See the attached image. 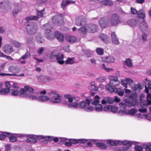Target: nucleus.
Wrapping results in <instances>:
<instances>
[{"mask_svg": "<svg viewBox=\"0 0 151 151\" xmlns=\"http://www.w3.org/2000/svg\"><path fill=\"white\" fill-rule=\"evenodd\" d=\"M111 42L113 44L115 45H118L119 44L118 39L117 37L115 32H111Z\"/></svg>", "mask_w": 151, "mask_h": 151, "instance_id": "obj_18", "label": "nucleus"}, {"mask_svg": "<svg viewBox=\"0 0 151 151\" xmlns=\"http://www.w3.org/2000/svg\"><path fill=\"white\" fill-rule=\"evenodd\" d=\"M4 52L8 55H10L14 51V49L12 46L9 44H6L3 47Z\"/></svg>", "mask_w": 151, "mask_h": 151, "instance_id": "obj_14", "label": "nucleus"}, {"mask_svg": "<svg viewBox=\"0 0 151 151\" xmlns=\"http://www.w3.org/2000/svg\"><path fill=\"white\" fill-rule=\"evenodd\" d=\"M104 109L103 108L102 105L101 104H97L95 105V110L96 112L101 111Z\"/></svg>", "mask_w": 151, "mask_h": 151, "instance_id": "obj_40", "label": "nucleus"}, {"mask_svg": "<svg viewBox=\"0 0 151 151\" xmlns=\"http://www.w3.org/2000/svg\"><path fill=\"white\" fill-rule=\"evenodd\" d=\"M9 71L13 73H17L19 71V70L17 66H10L9 67Z\"/></svg>", "mask_w": 151, "mask_h": 151, "instance_id": "obj_30", "label": "nucleus"}, {"mask_svg": "<svg viewBox=\"0 0 151 151\" xmlns=\"http://www.w3.org/2000/svg\"><path fill=\"white\" fill-rule=\"evenodd\" d=\"M47 93L49 97L46 96H40L38 97H37V99L35 100L43 102L50 100L52 102L55 104L59 103L61 102L62 96L56 91L48 90H47Z\"/></svg>", "mask_w": 151, "mask_h": 151, "instance_id": "obj_1", "label": "nucleus"}, {"mask_svg": "<svg viewBox=\"0 0 151 151\" xmlns=\"http://www.w3.org/2000/svg\"><path fill=\"white\" fill-rule=\"evenodd\" d=\"M10 44L16 47H19L21 45V43L15 40H12L10 42Z\"/></svg>", "mask_w": 151, "mask_h": 151, "instance_id": "obj_32", "label": "nucleus"}, {"mask_svg": "<svg viewBox=\"0 0 151 151\" xmlns=\"http://www.w3.org/2000/svg\"><path fill=\"white\" fill-rule=\"evenodd\" d=\"M131 13L132 14H136L138 13V11L135 9L131 7Z\"/></svg>", "mask_w": 151, "mask_h": 151, "instance_id": "obj_64", "label": "nucleus"}, {"mask_svg": "<svg viewBox=\"0 0 151 151\" xmlns=\"http://www.w3.org/2000/svg\"><path fill=\"white\" fill-rule=\"evenodd\" d=\"M34 89L28 86H25L24 88H21L19 91V96L20 97H28L31 100H35L37 99V96L32 95Z\"/></svg>", "mask_w": 151, "mask_h": 151, "instance_id": "obj_3", "label": "nucleus"}, {"mask_svg": "<svg viewBox=\"0 0 151 151\" xmlns=\"http://www.w3.org/2000/svg\"><path fill=\"white\" fill-rule=\"evenodd\" d=\"M10 89L9 88H5L1 89V94L5 95L10 92Z\"/></svg>", "mask_w": 151, "mask_h": 151, "instance_id": "obj_46", "label": "nucleus"}, {"mask_svg": "<svg viewBox=\"0 0 151 151\" xmlns=\"http://www.w3.org/2000/svg\"><path fill=\"white\" fill-rule=\"evenodd\" d=\"M137 112V110L134 108H132L128 111L126 110H120L118 113H121L122 114H125L127 115H129L132 116L135 114Z\"/></svg>", "mask_w": 151, "mask_h": 151, "instance_id": "obj_13", "label": "nucleus"}, {"mask_svg": "<svg viewBox=\"0 0 151 151\" xmlns=\"http://www.w3.org/2000/svg\"><path fill=\"white\" fill-rule=\"evenodd\" d=\"M9 92L13 96H17L19 94V91L17 90L12 89H10Z\"/></svg>", "mask_w": 151, "mask_h": 151, "instance_id": "obj_49", "label": "nucleus"}, {"mask_svg": "<svg viewBox=\"0 0 151 151\" xmlns=\"http://www.w3.org/2000/svg\"><path fill=\"white\" fill-rule=\"evenodd\" d=\"M99 23L100 27L102 28H105L109 24V20L107 18H101L99 20Z\"/></svg>", "mask_w": 151, "mask_h": 151, "instance_id": "obj_10", "label": "nucleus"}, {"mask_svg": "<svg viewBox=\"0 0 151 151\" xmlns=\"http://www.w3.org/2000/svg\"><path fill=\"white\" fill-rule=\"evenodd\" d=\"M107 143L109 144L114 146L116 145H120L122 144L121 141L118 140L114 141L111 139L107 140Z\"/></svg>", "mask_w": 151, "mask_h": 151, "instance_id": "obj_25", "label": "nucleus"}, {"mask_svg": "<svg viewBox=\"0 0 151 151\" xmlns=\"http://www.w3.org/2000/svg\"><path fill=\"white\" fill-rule=\"evenodd\" d=\"M99 99L100 97L98 95L95 96L94 98V100L91 103L92 104L96 105L98 104L100 102Z\"/></svg>", "mask_w": 151, "mask_h": 151, "instance_id": "obj_38", "label": "nucleus"}, {"mask_svg": "<svg viewBox=\"0 0 151 151\" xmlns=\"http://www.w3.org/2000/svg\"><path fill=\"white\" fill-rule=\"evenodd\" d=\"M141 39L143 42H145L147 40V35L145 33H143L141 37Z\"/></svg>", "mask_w": 151, "mask_h": 151, "instance_id": "obj_59", "label": "nucleus"}, {"mask_svg": "<svg viewBox=\"0 0 151 151\" xmlns=\"http://www.w3.org/2000/svg\"><path fill=\"white\" fill-rule=\"evenodd\" d=\"M121 142H122V144L123 145L126 146H127L129 147H131L132 144V142L130 141L124 140Z\"/></svg>", "mask_w": 151, "mask_h": 151, "instance_id": "obj_45", "label": "nucleus"}, {"mask_svg": "<svg viewBox=\"0 0 151 151\" xmlns=\"http://www.w3.org/2000/svg\"><path fill=\"white\" fill-rule=\"evenodd\" d=\"M101 61L109 63H113L114 61V57L111 56L102 57L101 58Z\"/></svg>", "mask_w": 151, "mask_h": 151, "instance_id": "obj_17", "label": "nucleus"}, {"mask_svg": "<svg viewBox=\"0 0 151 151\" xmlns=\"http://www.w3.org/2000/svg\"><path fill=\"white\" fill-rule=\"evenodd\" d=\"M34 41V38L32 37H29L27 38V42L28 44L32 43Z\"/></svg>", "mask_w": 151, "mask_h": 151, "instance_id": "obj_57", "label": "nucleus"}, {"mask_svg": "<svg viewBox=\"0 0 151 151\" xmlns=\"http://www.w3.org/2000/svg\"><path fill=\"white\" fill-rule=\"evenodd\" d=\"M148 105H149L148 103V101L145 100H141L140 103V105L142 108H144L146 107Z\"/></svg>", "mask_w": 151, "mask_h": 151, "instance_id": "obj_35", "label": "nucleus"}, {"mask_svg": "<svg viewBox=\"0 0 151 151\" xmlns=\"http://www.w3.org/2000/svg\"><path fill=\"white\" fill-rule=\"evenodd\" d=\"M60 53L58 50H54L51 53L50 58H56L60 54Z\"/></svg>", "mask_w": 151, "mask_h": 151, "instance_id": "obj_34", "label": "nucleus"}, {"mask_svg": "<svg viewBox=\"0 0 151 151\" xmlns=\"http://www.w3.org/2000/svg\"><path fill=\"white\" fill-rule=\"evenodd\" d=\"M99 37L101 40L103 41L106 42L108 41V38L106 36L103 34H101L100 35Z\"/></svg>", "mask_w": 151, "mask_h": 151, "instance_id": "obj_44", "label": "nucleus"}, {"mask_svg": "<svg viewBox=\"0 0 151 151\" xmlns=\"http://www.w3.org/2000/svg\"><path fill=\"white\" fill-rule=\"evenodd\" d=\"M104 110L107 112H111L114 113L117 112L118 111V108L114 105H106L104 108Z\"/></svg>", "mask_w": 151, "mask_h": 151, "instance_id": "obj_11", "label": "nucleus"}, {"mask_svg": "<svg viewBox=\"0 0 151 151\" xmlns=\"http://www.w3.org/2000/svg\"><path fill=\"white\" fill-rule=\"evenodd\" d=\"M56 58V60L60 64H63L64 63L65 61L63 60L64 58L63 55L61 54L59 56L58 55Z\"/></svg>", "mask_w": 151, "mask_h": 151, "instance_id": "obj_31", "label": "nucleus"}, {"mask_svg": "<svg viewBox=\"0 0 151 151\" xmlns=\"http://www.w3.org/2000/svg\"><path fill=\"white\" fill-rule=\"evenodd\" d=\"M137 14L138 17L139 18L143 19L145 16V13L142 9L139 10Z\"/></svg>", "mask_w": 151, "mask_h": 151, "instance_id": "obj_33", "label": "nucleus"}, {"mask_svg": "<svg viewBox=\"0 0 151 151\" xmlns=\"http://www.w3.org/2000/svg\"><path fill=\"white\" fill-rule=\"evenodd\" d=\"M131 102L132 103V104L133 106H137L138 104L139 103L138 101L136 99H133Z\"/></svg>", "mask_w": 151, "mask_h": 151, "instance_id": "obj_51", "label": "nucleus"}, {"mask_svg": "<svg viewBox=\"0 0 151 151\" xmlns=\"http://www.w3.org/2000/svg\"><path fill=\"white\" fill-rule=\"evenodd\" d=\"M2 134H0V140H2L4 139L7 136H8L10 134L9 132H3Z\"/></svg>", "mask_w": 151, "mask_h": 151, "instance_id": "obj_48", "label": "nucleus"}, {"mask_svg": "<svg viewBox=\"0 0 151 151\" xmlns=\"http://www.w3.org/2000/svg\"><path fill=\"white\" fill-rule=\"evenodd\" d=\"M125 64L128 67L130 68L132 66V63L131 60L130 58L127 59L124 61Z\"/></svg>", "mask_w": 151, "mask_h": 151, "instance_id": "obj_41", "label": "nucleus"}, {"mask_svg": "<svg viewBox=\"0 0 151 151\" xmlns=\"http://www.w3.org/2000/svg\"><path fill=\"white\" fill-rule=\"evenodd\" d=\"M9 139L10 141L12 142H16L17 141V138L12 135L9 137Z\"/></svg>", "mask_w": 151, "mask_h": 151, "instance_id": "obj_54", "label": "nucleus"}, {"mask_svg": "<svg viewBox=\"0 0 151 151\" xmlns=\"http://www.w3.org/2000/svg\"><path fill=\"white\" fill-rule=\"evenodd\" d=\"M109 79L110 80L109 83L106 85L105 88L109 91L112 93L114 88L119 85V82L116 76H110L109 77Z\"/></svg>", "mask_w": 151, "mask_h": 151, "instance_id": "obj_4", "label": "nucleus"}, {"mask_svg": "<svg viewBox=\"0 0 151 151\" xmlns=\"http://www.w3.org/2000/svg\"><path fill=\"white\" fill-rule=\"evenodd\" d=\"M52 19L53 22L55 24L61 25L63 23V17L59 15L54 16Z\"/></svg>", "mask_w": 151, "mask_h": 151, "instance_id": "obj_12", "label": "nucleus"}, {"mask_svg": "<svg viewBox=\"0 0 151 151\" xmlns=\"http://www.w3.org/2000/svg\"><path fill=\"white\" fill-rule=\"evenodd\" d=\"M121 22L119 16L114 14H113L109 21L110 26H115Z\"/></svg>", "mask_w": 151, "mask_h": 151, "instance_id": "obj_8", "label": "nucleus"}, {"mask_svg": "<svg viewBox=\"0 0 151 151\" xmlns=\"http://www.w3.org/2000/svg\"><path fill=\"white\" fill-rule=\"evenodd\" d=\"M106 99L107 100V103L109 104H112L114 102V99L110 97H106Z\"/></svg>", "mask_w": 151, "mask_h": 151, "instance_id": "obj_56", "label": "nucleus"}, {"mask_svg": "<svg viewBox=\"0 0 151 151\" xmlns=\"http://www.w3.org/2000/svg\"><path fill=\"white\" fill-rule=\"evenodd\" d=\"M3 5H4V6H5L6 9H7L8 10H10L12 8L11 6L9 5L6 2H1L0 4V7H2Z\"/></svg>", "mask_w": 151, "mask_h": 151, "instance_id": "obj_37", "label": "nucleus"}, {"mask_svg": "<svg viewBox=\"0 0 151 151\" xmlns=\"http://www.w3.org/2000/svg\"><path fill=\"white\" fill-rule=\"evenodd\" d=\"M14 6L15 8L13 9L12 14L14 16H15L17 14L21 12V9L19 6V4L18 3H15L14 4Z\"/></svg>", "mask_w": 151, "mask_h": 151, "instance_id": "obj_19", "label": "nucleus"}, {"mask_svg": "<svg viewBox=\"0 0 151 151\" xmlns=\"http://www.w3.org/2000/svg\"><path fill=\"white\" fill-rule=\"evenodd\" d=\"M101 68L107 72H109L113 70V68H109L106 67L104 63L102 64L101 65Z\"/></svg>", "mask_w": 151, "mask_h": 151, "instance_id": "obj_50", "label": "nucleus"}, {"mask_svg": "<svg viewBox=\"0 0 151 151\" xmlns=\"http://www.w3.org/2000/svg\"><path fill=\"white\" fill-rule=\"evenodd\" d=\"M87 29L86 26V27L82 26L78 29L79 32L83 37H85L87 35Z\"/></svg>", "mask_w": 151, "mask_h": 151, "instance_id": "obj_20", "label": "nucleus"}, {"mask_svg": "<svg viewBox=\"0 0 151 151\" xmlns=\"http://www.w3.org/2000/svg\"><path fill=\"white\" fill-rule=\"evenodd\" d=\"M65 98L68 99V101L70 102L67 104V103H64L63 104L67 105L68 108H72L75 109H76L78 107V103L77 102H72L74 101L75 99L73 98L72 95L70 94H67L64 95Z\"/></svg>", "mask_w": 151, "mask_h": 151, "instance_id": "obj_7", "label": "nucleus"}, {"mask_svg": "<svg viewBox=\"0 0 151 151\" xmlns=\"http://www.w3.org/2000/svg\"><path fill=\"white\" fill-rule=\"evenodd\" d=\"M101 4L102 5H112L113 4V2L109 0H105L101 1Z\"/></svg>", "mask_w": 151, "mask_h": 151, "instance_id": "obj_39", "label": "nucleus"}, {"mask_svg": "<svg viewBox=\"0 0 151 151\" xmlns=\"http://www.w3.org/2000/svg\"><path fill=\"white\" fill-rule=\"evenodd\" d=\"M139 28L142 32H145L147 30L148 27L147 24L143 20L140 24Z\"/></svg>", "mask_w": 151, "mask_h": 151, "instance_id": "obj_24", "label": "nucleus"}, {"mask_svg": "<svg viewBox=\"0 0 151 151\" xmlns=\"http://www.w3.org/2000/svg\"><path fill=\"white\" fill-rule=\"evenodd\" d=\"M139 22V20L137 19H132L128 21L127 24L131 27H134L137 26Z\"/></svg>", "mask_w": 151, "mask_h": 151, "instance_id": "obj_22", "label": "nucleus"}, {"mask_svg": "<svg viewBox=\"0 0 151 151\" xmlns=\"http://www.w3.org/2000/svg\"><path fill=\"white\" fill-rule=\"evenodd\" d=\"M26 29L27 34L29 35H32L36 33L38 30V27L36 24L30 23L27 25Z\"/></svg>", "mask_w": 151, "mask_h": 151, "instance_id": "obj_6", "label": "nucleus"}, {"mask_svg": "<svg viewBox=\"0 0 151 151\" xmlns=\"http://www.w3.org/2000/svg\"><path fill=\"white\" fill-rule=\"evenodd\" d=\"M96 52L99 55H102L104 53V50L101 48H97L96 50Z\"/></svg>", "mask_w": 151, "mask_h": 151, "instance_id": "obj_55", "label": "nucleus"}, {"mask_svg": "<svg viewBox=\"0 0 151 151\" xmlns=\"http://www.w3.org/2000/svg\"><path fill=\"white\" fill-rule=\"evenodd\" d=\"M87 32L91 33H95L97 31V26L93 24H89L86 25Z\"/></svg>", "mask_w": 151, "mask_h": 151, "instance_id": "obj_16", "label": "nucleus"}, {"mask_svg": "<svg viewBox=\"0 0 151 151\" xmlns=\"http://www.w3.org/2000/svg\"><path fill=\"white\" fill-rule=\"evenodd\" d=\"M114 91H112V92H114L121 96H122L124 95V91L120 88H114Z\"/></svg>", "mask_w": 151, "mask_h": 151, "instance_id": "obj_28", "label": "nucleus"}, {"mask_svg": "<svg viewBox=\"0 0 151 151\" xmlns=\"http://www.w3.org/2000/svg\"><path fill=\"white\" fill-rule=\"evenodd\" d=\"M84 53L88 57H90L92 55V52L88 50H85Z\"/></svg>", "mask_w": 151, "mask_h": 151, "instance_id": "obj_52", "label": "nucleus"}, {"mask_svg": "<svg viewBox=\"0 0 151 151\" xmlns=\"http://www.w3.org/2000/svg\"><path fill=\"white\" fill-rule=\"evenodd\" d=\"M69 141L71 143L76 144L78 143V139H69Z\"/></svg>", "mask_w": 151, "mask_h": 151, "instance_id": "obj_63", "label": "nucleus"}, {"mask_svg": "<svg viewBox=\"0 0 151 151\" xmlns=\"http://www.w3.org/2000/svg\"><path fill=\"white\" fill-rule=\"evenodd\" d=\"M98 88V87L96 86L95 83L94 81L91 82L88 86V88L90 90H97Z\"/></svg>", "mask_w": 151, "mask_h": 151, "instance_id": "obj_29", "label": "nucleus"}, {"mask_svg": "<svg viewBox=\"0 0 151 151\" xmlns=\"http://www.w3.org/2000/svg\"><path fill=\"white\" fill-rule=\"evenodd\" d=\"M75 60V58L73 57L72 58H68L67 60L65 61V64H72L74 63Z\"/></svg>", "mask_w": 151, "mask_h": 151, "instance_id": "obj_43", "label": "nucleus"}, {"mask_svg": "<svg viewBox=\"0 0 151 151\" xmlns=\"http://www.w3.org/2000/svg\"><path fill=\"white\" fill-rule=\"evenodd\" d=\"M97 81L100 82H103L106 80V78L105 77H101L96 79Z\"/></svg>", "mask_w": 151, "mask_h": 151, "instance_id": "obj_61", "label": "nucleus"}, {"mask_svg": "<svg viewBox=\"0 0 151 151\" xmlns=\"http://www.w3.org/2000/svg\"><path fill=\"white\" fill-rule=\"evenodd\" d=\"M45 76L42 75H38L37 76V80L40 82H44Z\"/></svg>", "mask_w": 151, "mask_h": 151, "instance_id": "obj_53", "label": "nucleus"}, {"mask_svg": "<svg viewBox=\"0 0 151 151\" xmlns=\"http://www.w3.org/2000/svg\"><path fill=\"white\" fill-rule=\"evenodd\" d=\"M75 3V1L71 0H63L61 4V6L64 9L65 7L68 5L71 4H74Z\"/></svg>", "mask_w": 151, "mask_h": 151, "instance_id": "obj_21", "label": "nucleus"}, {"mask_svg": "<svg viewBox=\"0 0 151 151\" xmlns=\"http://www.w3.org/2000/svg\"><path fill=\"white\" fill-rule=\"evenodd\" d=\"M143 86L140 85L138 83L137 84L134 85L133 87V89L135 91H139L140 90L142 89Z\"/></svg>", "mask_w": 151, "mask_h": 151, "instance_id": "obj_36", "label": "nucleus"}, {"mask_svg": "<svg viewBox=\"0 0 151 151\" xmlns=\"http://www.w3.org/2000/svg\"><path fill=\"white\" fill-rule=\"evenodd\" d=\"M36 135H30L29 137L27 139L26 141L27 142L30 143H36L37 142V139H36Z\"/></svg>", "mask_w": 151, "mask_h": 151, "instance_id": "obj_23", "label": "nucleus"}, {"mask_svg": "<svg viewBox=\"0 0 151 151\" xmlns=\"http://www.w3.org/2000/svg\"><path fill=\"white\" fill-rule=\"evenodd\" d=\"M90 101L88 99H87L86 101H83L81 102L79 104V108L83 109L87 112L92 111L94 108L90 105Z\"/></svg>", "mask_w": 151, "mask_h": 151, "instance_id": "obj_5", "label": "nucleus"}, {"mask_svg": "<svg viewBox=\"0 0 151 151\" xmlns=\"http://www.w3.org/2000/svg\"><path fill=\"white\" fill-rule=\"evenodd\" d=\"M96 145L97 146L101 149H106V146L103 143L97 142Z\"/></svg>", "mask_w": 151, "mask_h": 151, "instance_id": "obj_47", "label": "nucleus"}, {"mask_svg": "<svg viewBox=\"0 0 151 151\" xmlns=\"http://www.w3.org/2000/svg\"><path fill=\"white\" fill-rule=\"evenodd\" d=\"M147 95V100L148 101V103L149 104H151V93H148Z\"/></svg>", "mask_w": 151, "mask_h": 151, "instance_id": "obj_60", "label": "nucleus"}, {"mask_svg": "<svg viewBox=\"0 0 151 151\" xmlns=\"http://www.w3.org/2000/svg\"><path fill=\"white\" fill-rule=\"evenodd\" d=\"M145 91L146 93H148L149 91L148 88L151 89V83L150 81L148 80L147 79H146L145 80Z\"/></svg>", "mask_w": 151, "mask_h": 151, "instance_id": "obj_27", "label": "nucleus"}, {"mask_svg": "<svg viewBox=\"0 0 151 151\" xmlns=\"http://www.w3.org/2000/svg\"><path fill=\"white\" fill-rule=\"evenodd\" d=\"M35 40L37 42L40 43H42L44 42L42 37L40 35H38L36 36Z\"/></svg>", "mask_w": 151, "mask_h": 151, "instance_id": "obj_42", "label": "nucleus"}, {"mask_svg": "<svg viewBox=\"0 0 151 151\" xmlns=\"http://www.w3.org/2000/svg\"><path fill=\"white\" fill-rule=\"evenodd\" d=\"M86 23L85 18L82 16H79L77 17L75 20L76 24L78 26L84 25Z\"/></svg>", "mask_w": 151, "mask_h": 151, "instance_id": "obj_15", "label": "nucleus"}, {"mask_svg": "<svg viewBox=\"0 0 151 151\" xmlns=\"http://www.w3.org/2000/svg\"><path fill=\"white\" fill-rule=\"evenodd\" d=\"M125 81L127 84L129 85L132 84L133 82L132 80L130 78H126L125 79Z\"/></svg>", "mask_w": 151, "mask_h": 151, "instance_id": "obj_62", "label": "nucleus"}, {"mask_svg": "<svg viewBox=\"0 0 151 151\" xmlns=\"http://www.w3.org/2000/svg\"><path fill=\"white\" fill-rule=\"evenodd\" d=\"M44 9H42L41 11H37V16H30L26 17L25 20L27 22H29L30 20H37L39 18L43 17V14L42 12H43Z\"/></svg>", "mask_w": 151, "mask_h": 151, "instance_id": "obj_9", "label": "nucleus"}, {"mask_svg": "<svg viewBox=\"0 0 151 151\" xmlns=\"http://www.w3.org/2000/svg\"><path fill=\"white\" fill-rule=\"evenodd\" d=\"M30 56V54L29 53L27 52H26L24 55H22L21 58V59L24 60L27 58H28Z\"/></svg>", "mask_w": 151, "mask_h": 151, "instance_id": "obj_58", "label": "nucleus"}, {"mask_svg": "<svg viewBox=\"0 0 151 151\" xmlns=\"http://www.w3.org/2000/svg\"><path fill=\"white\" fill-rule=\"evenodd\" d=\"M65 39L68 42L72 43H75L77 40V39L76 37L69 35H67Z\"/></svg>", "mask_w": 151, "mask_h": 151, "instance_id": "obj_26", "label": "nucleus"}, {"mask_svg": "<svg viewBox=\"0 0 151 151\" xmlns=\"http://www.w3.org/2000/svg\"><path fill=\"white\" fill-rule=\"evenodd\" d=\"M42 28L45 29V36L48 40H51L55 37L60 42H62L64 40V36L63 34L58 31L55 32L53 34L51 30L52 28L49 23H47L43 25Z\"/></svg>", "mask_w": 151, "mask_h": 151, "instance_id": "obj_2", "label": "nucleus"}]
</instances>
